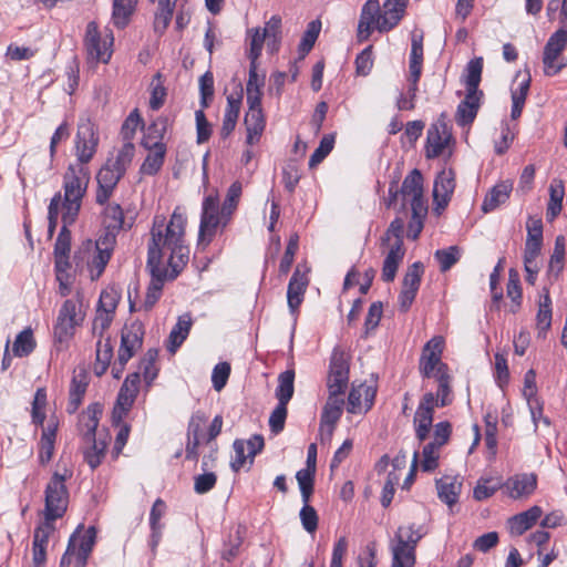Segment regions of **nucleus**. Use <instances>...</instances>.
Instances as JSON below:
<instances>
[{"label":"nucleus","mask_w":567,"mask_h":567,"mask_svg":"<svg viewBox=\"0 0 567 567\" xmlns=\"http://www.w3.org/2000/svg\"><path fill=\"white\" fill-rule=\"evenodd\" d=\"M185 225L186 217L178 207L168 224L163 215L154 217L146 265L151 282L143 302L146 311L159 300L165 281L175 279L188 262L189 249L184 244Z\"/></svg>","instance_id":"1"},{"label":"nucleus","mask_w":567,"mask_h":567,"mask_svg":"<svg viewBox=\"0 0 567 567\" xmlns=\"http://www.w3.org/2000/svg\"><path fill=\"white\" fill-rule=\"evenodd\" d=\"M241 190L243 187L239 182L233 183L227 190L221 206L219 205L217 195L210 194L204 197L198 231V246L206 248L213 241L217 230H224L228 226L237 208Z\"/></svg>","instance_id":"2"},{"label":"nucleus","mask_w":567,"mask_h":567,"mask_svg":"<svg viewBox=\"0 0 567 567\" xmlns=\"http://www.w3.org/2000/svg\"><path fill=\"white\" fill-rule=\"evenodd\" d=\"M90 182V172L81 165H69L63 175V194L58 192L51 199H58L56 214L61 216L62 224L71 226L75 223L82 207Z\"/></svg>","instance_id":"3"},{"label":"nucleus","mask_w":567,"mask_h":567,"mask_svg":"<svg viewBox=\"0 0 567 567\" xmlns=\"http://www.w3.org/2000/svg\"><path fill=\"white\" fill-rule=\"evenodd\" d=\"M135 153L134 145H122L115 157L107 158L96 174L95 203L105 205L113 196L121 178L125 175Z\"/></svg>","instance_id":"4"},{"label":"nucleus","mask_w":567,"mask_h":567,"mask_svg":"<svg viewBox=\"0 0 567 567\" xmlns=\"http://www.w3.org/2000/svg\"><path fill=\"white\" fill-rule=\"evenodd\" d=\"M483 59H472L463 75V83L465 85V96L460 102L455 113V122L458 126L465 127L471 125L481 107L483 91L480 90L482 80Z\"/></svg>","instance_id":"5"},{"label":"nucleus","mask_w":567,"mask_h":567,"mask_svg":"<svg viewBox=\"0 0 567 567\" xmlns=\"http://www.w3.org/2000/svg\"><path fill=\"white\" fill-rule=\"evenodd\" d=\"M102 415V406L99 403L90 404L81 414L79 420V429L83 441L89 444L84 451V460L89 466L94 470L103 461L106 450L105 437L101 435L96 437V429Z\"/></svg>","instance_id":"6"},{"label":"nucleus","mask_w":567,"mask_h":567,"mask_svg":"<svg viewBox=\"0 0 567 567\" xmlns=\"http://www.w3.org/2000/svg\"><path fill=\"white\" fill-rule=\"evenodd\" d=\"M84 317L83 295L78 291L74 298L66 299L59 310L53 328L55 344L66 346L73 338L75 328L82 324Z\"/></svg>","instance_id":"7"},{"label":"nucleus","mask_w":567,"mask_h":567,"mask_svg":"<svg viewBox=\"0 0 567 567\" xmlns=\"http://www.w3.org/2000/svg\"><path fill=\"white\" fill-rule=\"evenodd\" d=\"M96 540V529L79 525L69 539L60 567H85Z\"/></svg>","instance_id":"8"},{"label":"nucleus","mask_w":567,"mask_h":567,"mask_svg":"<svg viewBox=\"0 0 567 567\" xmlns=\"http://www.w3.org/2000/svg\"><path fill=\"white\" fill-rule=\"evenodd\" d=\"M84 49L90 63H109L113 53V32L99 29L95 21L87 23L84 35Z\"/></svg>","instance_id":"9"},{"label":"nucleus","mask_w":567,"mask_h":567,"mask_svg":"<svg viewBox=\"0 0 567 567\" xmlns=\"http://www.w3.org/2000/svg\"><path fill=\"white\" fill-rule=\"evenodd\" d=\"M423 534L414 526L399 527L392 540V567H413L415 565V547Z\"/></svg>","instance_id":"10"},{"label":"nucleus","mask_w":567,"mask_h":567,"mask_svg":"<svg viewBox=\"0 0 567 567\" xmlns=\"http://www.w3.org/2000/svg\"><path fill=\"white\" fill-rule=\"evenodd\" d=\"M99 142L100 137L94 123L89 118H81L74 138L76 163L72 165H81L83 169L90 172L86 164L94 157Z\"/></svg>","instance_id":"11"},{"label":"nucleus","mask_w":567,"mask_h":567,"mask_svg":"<svg viewBox=\"0 0 567 567\" xmlns=\"http://www.w3.org/2000/svg\"><path fill=\"white\" fill-rule=\"evenodd\" d=\"M65 481V475L55 472L45 486L43 515L49 519L61 518L68 509L69 492Z\"/></svg>","instance_id":"12"},{"label":"nucleus","mask_w":567,"mask_h":567,"mask_svg":"<svg viewBox=\"0 0 567 567\" xmlns=\"http://www.w3.org/2000/svg\"><path fill=\"white\" fill-rule=\"evenodd\" d=\"M566 45L567 30L561 27L549 37L544 48L543 64L547 76L558 74L567 65L566 59L561 55Z\"/></svg>","instance_id":"13"},{"label":"nucleus","mask_w":567,"mask_h":567,"mask_svg":"<svg viewBox=\"0 0 567 567\" xmlns=\"http://www.w3.org/2000/svg\"><path fill=\"white\" fill-rule=\"evenodd\" d=\"M452 140L447 115L442 113L427 130L425 146L426 157L435 158L443 155Z\"/></svg>","instance_id":"14"},{"label":"nucleus","mask_w":567,"mask_h":567,"mask_svg":"<svg viewBox=\"0 0 567 567\" xmlns=\"http://www.w3.org/2000/svg\"><path fill=\"white\" fill-rule=\"evenodd\" d=\"M349 382V359L344 351L334 348L329 364L328 390L330 394H343Z\"/></svg>","instance_id":"15"},{"label":"nucleus","mask_w":567,"mask_h":567,"mask_svg":"<svg viewBox=\"0 0 567 567\" xmlns=\"http://www.w3.org/2000/svg\"><path fill=\"white\" fill-rule=\"evenodd\" d=\"M444 347L445 340L442 336H434L424 344L420 359V372L424 378L434 377L442 365H446L442 362Z\"/></svg>","instance_id":"16"},{"label":"nucleus","mask_w":567,"mask_h":567,"mask_svg":"<svg viewBox=\"0 0 567 567\" xmlns=\"http://www.w3.org/2000/svg\"><path fill=\"white\" fill-rule=\"evenodd\" d=\"M140 372L130 373L124 380L113 410V422L118 424L128 413L138 392Z\"/></svg>","instance_id":"17"},{"label":"nucleus","mask_w":567,"mask_h":567,"mask_svg":"<svg viewBox=\"0 0 567 567\" xmlns=\"http://www.w3.org/2000/svg\"><path fill=\"white\" fill-rule=\"evenodd\" d=\"M399 193L402 197L403 208L408 205L413 208L416 207V204L427 206L423 196V177L416 168L405 176Z\"/></svg>","instance_id":"18"},{"label":"nucleus","mask_w":567,"mask_h":567,"mask_svg":"<svg viewBox=\"0 0 567 567\" xmlns=\"http://www.w3.org/2000/svg\"><path fill=\"white\" fill-rule=\"evenodd\" d=\"M455 189V174L450 169H443L437 174L433 187L434 210L441 214L444 210Z\"/></svg>","instance_id":"19"},{"label":"nucleus","mask_w":567,"mask_h":567,"mask_svg":"<svg viewBox=\"0 0 567 567\" xmlns=\"http://www.w3.org/2000/svg\"><path fill=\"white\" fill-rule=\"evenodd\" d=\"M115 244L116 240L113 239V236H99L95 240V250L87 264L93 280L97 279L103 274L111 259Z\"/></svg>","instance_id":"20"},{"label":"nucleus","mask_w":567,"mask_h":567,"mask_svg":"<svg viewBox=\"0 0 567 567\" xmlns=\"http://www.w3.org/2000/svg\"><path fill=\"white\" fill-rule=\"evenodd\" d=\"M144 337L143 324L138 321L125 326L121 334V346L118 349L120 361L128 362L135 352L142 347Z\"/></svg>","instance_id":"21"},{"label":"nucleus","mask_w":567,"mask_h":567,"mask_svg":"<svg viewBox=\"0 0 567 567\" xmlns=\"http://www.w3.org/2000/svg\"><path fill=\"white\" fill-rule=\"evenodd\" d=\"M248 110L245 113L244 125L246 127V144L252 146L259 143L265 128L266 117L262 105L247 104Z\"/></svg>","instance_id":"22"},{"label":"nucleus","mask_w":567,"mask_h":567,"mask_svg":"<svg viewBox=\"0 0 567 567\" xmlns=\"http://www.w3.org/2000/svg\"><path fill=\"white\" fill-rule=\"evenodd\" d=\"M503 487L513 499L527 498L537 487V476L533 473L515 474L503 482Z\"/></svg>","instance_id":"23"},{"label":"nucleus","mask_w":567,"mask_h":567,"mask_svg":"<svg viewBox=\"0 0 567 567\" xmlns=\"http://www.w3.org/2000/svg\"><path fill=\"white\" fill-rule=\"evenodd\" d=\"M379 21V0H367L362 6L357 30V39L360 43L368 41L373 30H378Z\"/></svg>","instance_id":"24"},{"label":"nucleus","mask_w":567,"mask_h":567,"mask_svg":"<svg viewBox=\"0 0 567 567\" xmlns=\"http://www.w3.org/2000/svg\"><path fill=\"white\" fill-rule=\"evenodd\" d=\"M103 207L101 212V224L102 229L99 236H113L116 237L124 224V213L120 204L110 203L101 205Z\"/></svg>","instance_id":"25"},{"label":"nucleus","mask_w":567,"mask_h":567,"mask_svg":"<svg viewBox=\"0 0 567 567\" xmlns=\"http://www.w3.org/2000/svg\"><path fill=\"white\" fill-rule=\"evenodd\" d=\"M266 82V73L259 72L258 62L249 63L248 80L246 83L247 104L259 105L262 101V89Z\"/></svg>","instance_id":"26"},{"label":"nucleus","mask_w":567,"mask_h":567,"mask_svg":"<svg viewBox=\"0 0 567 567\" xmlns=\"http://www.w3.org/2000/svg\"><path fill=\"white\" fill-rule=\"evenodd\" d=\"M308 278L306 272H301L299 266L296 268L287 289V301L289 310L295 315L303 300Z\"/></svg>","instance_id":"27"},{"label":"nucleus","mask_w":567,"mask_h":567,"mask_svg":"<svg viewBox=\"0 0 567 567\" xmlns=\"http://www.w3.org/2000/svg\"><path fill=\"white\" fill-rule=\"evenodd\" d=\"M341 395L342 394L329 393L328 400L321 413L320 427L322 431L327 430L329 435L332 434L334 425L342 415L344 400Z\"/></svg>","instance_id":"28"},{"label":"nucleus","mask_w":567,"mask_h":567,"mask_svg":"<svg viewBox=\"0 0 567 567\" xmlns=\"http://www.w3.org/2000/svg\"><path fill=\"white\" fill-rule=\"evenodd\" d=\"M166 513V504L163 499L157 498L150 512V527H151V535H150V548L152 550L153 556L156 554L157 546L159 545L162 540L163 535V528L164 525L162 524L161 519L164 517Z\"/></svg>","instance_id":"29"},{"label":"nucleus","mask_w":567,"mask_h":567,"mask_svg":"<svg viewBox=\"0 0 567 567\" xmlns=\"http://www.w3.org/2000/svg\"><path fill=\"white\" fill-rule=\"evenodd\" d=\"M89 385V375L84 370H80L74 372L70 389H69V402L66 406V411L70 414H73L78 411L80 405L82 404L83 398L86 393Z\"/></svg>","instance_id":"30"},{"label":"nucleus","mask_w":567,"mask_h":567,"mask_svg":"<svg viewBox=\"0 0 567 567\" xmlns=\"http://www.w3.org/2000/svg\"><path fill=\"white\" fill-rule=\"evenodd\" d=\"M527 238L525 244L524 258L537 259L543 245V223L538 218H528Z\"/></svg>","instance_id":"31"},{"label":"nucleus","mask_w":567,"mask_h":567,"mask_svg":"<svg viewBox=\"0 0 567 567\" xmlns=\"http://www.w3.org/2000/svg\"><path fill=\"white\" fill-rule=\"evenodd\" d=\"M542 507L534 505L525 512L514 515L508 519V527L513 535L520 536L532 528L542 517Z\"/></svg>","instance_id":"32"},{"label":"nucleus","mask_w":567,"mask_h":567,"mask_svg":"<svg viewBox=\"0 0 567 567\" xmlns=\"http://www.w3.org/2000/svg\"><path fill=\"white\" fill-rule=\"evenodd\" d=\"M388 248L382 265L381 278L384 282H391L396 276V271L403 261L405 249L400 247V243L385 246Z\"/></svg>","instance_id":"33"},{"label":"nucleus","mask_w":567,"mask_h":567,"mask_svg":"<svg viewBox=\"0 0 567 567\" xmlns=\"http://www.w3.org/2000/svg\"><path fill=\"white\" fill-rule=\"evenodd\" d=\"M512 190L513 183L511 181H502L497 183L486 194L482 203V210L484 213L494 212L496 208L508 200Z\"/></svg>","instance_id":"34"},{"label":"nucleus","mask_w":567,"mask_h":567,"mask_svg":"<svg viewBox=\"0 0 567 567\" xmlns=\"http://www.w3.org/2000/svg\"><path fill=\"white\" fill-rule=\"evenodd\" d=\"M192 324L193 320L190 313H184L178 317L177 322L172 328L166 342L168 352L175 353L177 349L184 343L189 334Z\"/></svg>","instance_id":"35"},{"label":"nucleus","mask_w":567,"mask_h":567,"mask_svg":"<svg viewBox=\"0 0 567 567\" xmlns=\"http://www.w3.org/2000/svg\"><path fill=\"white\" fill-rule=\"evenodd\" d=\"M143 147L148 151V154L141 165L140 172L143 175L154 176L159 172L164 164L167 151L166 145L152 144V146Z\"/></svg>","instance_id":"36"},{"label":"nucleus","mask_w":567,"mask_h":567,"mask_svg":"<svg viewBox=\"0 0 567 567\" xmlns=\"http://www.w3.org/2000/svg\"><path fill=\"white\" fill-rule=\"evenodd\" d=\"M169 126V120L165 116H159L155 121H153L142 140L143 146H152V144L156 145H166L164 143L165 135L167 133Z\"/></svg>","instance_id":"37"},{"label":"nucleus","mask_w":567,"mask_h":567,"mask_svg":"<svg viewBox=\"0 0 567 567\" xmlns=\"http://www.w3.org/2000/svg\"><path fill=\"white\" fill-rule=\"evenodd\" d=\"M564 196L565 185L563 181L554 179L549 185V202L546 212L549 221L554 220L560 214Z\"/></svg>","instance_id":"38"},{"label":"nucleus","mask_w":567,"mask_h":567,"mask_svg":"<svg viewBox=\"0 0 567 567\" xmlns=\"http://www.w3.org/2000/svg\"><path fill=\"white\" fill-rule=\"evenodd\" d=\"M439 498L452 507L458 499L461 486L453 477L444 476L436 481Z\"/></svg>","instance_id":"39"},{"label":"nucleus","mask_w":567,"mask_h":567,"mask_svg":"<svg viewBox=\"0 0 567 567\" xmlns=\"http://www.w3.org/2000/svg\"><path fill=\"white\" fill-rule=\"evenodd\" d=\"M383 13L380 12V21L378 23V31L380 33H386L394 29L405 13V8L398 6L383 7Z\"/></svg>","instance_id":"40"},{"label":"nucleus","mask_w":567,"mask_h":567,"mask_svg":"<svg viewBox=\"0 0 567 567\" xmlns=\"http://www.w3.org/2000/svg\"><path fill=\"white\" fill-rule=\"evenodd\" d=\"M56 436V425H48L41 435L39 443V461L41 464H47L51 461L54 452Z\"/></svg>","instance_id":"41"},{"label":"nucleus","mask_w":567,"mask_h":567,"mask_svg":"<svg viewBox=\"0 0 567 567\" xmlns=\"http://www.w3.org/2000/svg\"><path fill=\"white\" fill-rule=\"evenodd\" d=\"M112 357L113 347L110 342V338L105 339L104 341L102 338H100L96 343V361L93 368L95 375L101 377L106 372Z\"/></svg>","instance_id":"42"},{"label":"nucleus","mask_w":567,"mask_h":567,"mask_svg":"<svg viewBox=\"0 0 567 567\" xmlns=\"http://www.w3.org/2000/svg\"><path fill=\"white\" fill-rule=\"evenodd\" d=\"M423 50L411 49L409 64V93L414 96L417 92V83L422 73Z\"/></svg>","instance_id":"43"},{"label":"nucleus","mask_w":567,"mask_h":567,"mask_svg":"<svg viewBox=\"0 0 567 567\" xmlns=\"http://www.w3.org/2000/svg\"><path fill=\"white\" fill-rule=\"evenodd\" d=\"M295 371L286 370L278 377V385L276 388V398L278 403L288 404L295 391Z\"/></svg>","instance_id":"44"},{"label":"nucleus","mask_w":567,"mask_h":567,"mask_svg":"<svg viewBox=\"0 0 567 567\" xmlns=\"http://www.w3.org/2000/svg\"><path fill=\"white\" fill-rule=\"evenodd\" d=\"M177 0H158L157 11L154 19V30L157 33H164L171 23L175 3Z\"/></svg>","instance_id":"45"},{"label":"nucleus","mask_w":567,"mask_h":567,"mask_svg":"<svg viewBox=\"0 0 567 567\" xmlns=\"http://www.w3.org/2000/svg\"><path fill=\"white\" fill-rule=\"evenodd\" d=\"M537 328L539 331L546 332L551 324V299L547 288L543 289L538 302V311L536 316Z\"/></svg>","instance_id":"46"},{"label":"nucleus","mask_w":567,"mask_h":567,"mask_svg":"<svg viewBox=\"0 0 567 567\" xmlns=\"http://www.w3.org/2000/svg\"><path fill=\"white\" fill-rule=\"evenodd\" d=\"M133 0H114L112 21L115 27L123 29L127 25L130 18L134 11Z\"/></svg>","instance_id":"47"},{"label":"nucleus","mask_w":567,"mask_h":567,"mask_svg":"<svg viewBox=\"0 0 567 567\" xmlns=\"http://www.w3.org/2000/svg\"><path fill=\"white\" fill-rule=\"evenodd\" d=\"M462 256V251L458 246H450L447 248L437 249L434 252V258L439 262L440 270L446 272L450 270Z\"/></svg>","instance_id":"48"},{"label":"nucleus","mask_w":567,"mask_h":567,"mask_svg":"<svg viewBox=\"0 0 567 567\" xmlns=\"http://www.w3.org/2000/svg\"><path fill=\"white\" fill-rule=\"evenodd\" d=\"M35 348L33 332L30 328L22 330L13 342L12 352L16 357H27Z\"/></svg>","instance_id":"49"},{"label":"nucleus","mask_w":567,"mask_h":567,"mask_svg":"<svg viewBox=\"0 0 567 567\" xmlns=\"http://www.w3.org/2000/svg\"><path fill=\"white\" fill-rule=\"evenodd\" d=\"M434 379L439 383L436 398L440 402V406H445L452 402L450 375L447 373V365H442L439 372H435Z\"/></svg>","instance_id":"50"},{"label":"nucleus","mask_w":567,"mask_h":567,"mask_svg":"<svg viewBox=\"0 0 567 567\" xmlns=\"http://www.w3.org/2000/svg\"><path fill=\"white\" fill-rule=\"evenodd\" d=\"M157 350L150 349L140 362V373H143L144 381L147 385H151L157 378L158 369L156 367Z\"/></svg>","instance_id":"51"},{"label":"nucleus","mask_w":567,"mask_h":567,"mask_svg":"<svg viewBox=\"0 0 567 567\" xmlns=\"http://www.w3.org/2000/svg\"><path fill=\"white\" fill-rule=\"evenodd\" d=\"M503 487L501 478H480L473 491V497L476 501H484L493 496L499 488Z\"/></svg>","instance_id":"52"},{"label":"nucleus","mask_w":567,"mask_h":567,"mask_svg":"<svg viewBox=\"0 0 567 567\" xmlns=\"http://www.w3.org/2000/svg\"><path fill=\"white\" fill-rule=\"evenodd\" d=\"M247 37L249 40L248 59L250 62H258L265 42L268 44V38L260 28L248 30Z\"/></svg>","instance_id":"53"},{"label":"nucleus","mask_w":567,"mask_h":567,"mask_svg":"<svg viewBox=\"0 0 567 567\" xmlns=\"http://www.w3.org/2000/svg\"><path fill=\"white\" fill-rule=\"evenodd\" d=\"M316 467H307L299 470L296 474V480L299 485L301 498L303 503H309L313 492Z\"/></svg>","instance_id":"54"},{"label":"nucleus","mask_w":567,"mask_h":567,"mask_svg":"<svg viewBox=\"0 0 567 567\" xmlns=\"http://www.w3.org/2000/svg\"><path fill=\"white\" fill-rule=\"evenodd\" d=\"M403 230L404 220L401 217H395L391 223L384 235L381 237V246H390L391 244L400 243L403 247Z\"/></svg>","instance_id":"55"},{"label":"nucleus","mask_w":567,"mask_h":567,"mask_svg":"<svg viewBox=\"0 0 567 567\" xmlns=\"http://www.w3.org/2000/svg\"><path fill=\"white\" fill-rule=\"evenodd\" d=\"M427 214V206H420L416 204V207L411 208V220L408 225V237L415 240L422 229H423V219Z\"/></svg>","instance_id":"56"},{"label":"nucleus","mask_w":567,"mask_h":567,"mask_svg":"<svg viewBox=\"0 0 567 567\" xmlns=\"http://www.w3.org/2000/svg\"><path fill=\"white\" fill-rule=\"evenodd\" d=\"M320 30L321 22L319 20H313L307 25V30L305 31L299 44V51L302 55L309 53L313 48L319 37Z\"/></svg>","instance_id":"57"},{"label":"nucleus","mask_w":567,"mask_h":567,"mask_svg":"<svg viewBox=\"0 0 567 567\" xmlns=\"http://www.w3.org/2000/svg\"><path fill=\"white\" fill-rule=\"evenodd\" d=\"M280 28H281V18L278 16H272L265 24V28L261 31L268 38V49L274 52L278 49V44L280 41Z\"/></svg>","instance_id":"58"},{"label":"nucleus","mask_w":567,"mask_h":567,"mask_svg":"<svg viewBox=\"0 0 567 567\" xmlns=\"http://www.w3.org/2000/svg\"><path fill=\"white\" fill-rule=\"evenodd\" d=\"M507 297L512 300V306L509 311L516 313L520 307L522 302V288L519 285V279L514 269L509 270V278L507 282Z\"/></svg>","instance_id":"59"},{"label":"nucleus","mask_w":567,"mask_h":567,"mask_svg":"<svg viewBox=\"0 0 567 567\" xmlns=\"http://www.w3.org/2000/svg\"><path fill=\"white\" fill-rule=\"evenodd\" d=\"M433 414L427 410H416L414 414L415 435L422 442L424 441L432 427Z\"/></svg>","instance_id":"60"},{"label":"nucleus","mask_w":567,"mask_h":567,"mask_svg":"<svg viewBox=\"0 0 567 567\" xmlns=\"http://www.w3.org/2000/svg\"><path fill=\"white\" fill-rule=\"evenodd\" d=\"M333 146H334V135L333 134L324 135L321 138L319 146L315 150V152L310 156L309 167L313 168L318 164H320L330 154V152L333 150Z\"/></svg>","instance_id":"61"},{"label":"nucleus","mask_w":567,"mask_h":567,"mask_svg":"<svg viewBox=\"0 0 567 567\" xmlns=\"http://www.w3.org/2000/svg\"><path fill=\"white\" fill-rule=\"evenodd\" d=\"M142 122V118L140 116L138 111L135 109L130 113V115L126 117L124 123L122 124L121 128V136L123 138V145H134L132 140L137 131V127L140 126Z\"/></svg>","instance_id":"62"},{"label":"nucleus","mask_w":567,"mask_h":567,"mask_svg":"<svg viewBox=\"0 0 567 567\" xmlns=\"http://www.w3.org/2000/svg\"><path fill=\"white\" fill-rule=\"evenodd\" d=\"M424 269L420 261L412 264L403 278L402 288L419 291Z\"/></svg>","instance_id":"63"},{"label":"nucleus","mask_w":567,"mask_h":567,"mask_svg":"<svg viewBox=\"0 0 567 567\" xmlns=\"http://www.w3.org/2000/svg\"><path fill=\"white\" fill-rule=\"evenodd\" d=\"M120 298L118 291L113 287L103 290L99 299L97 310L114 315Z\"/></svg>","instance_id":"64"}]
</instances>
